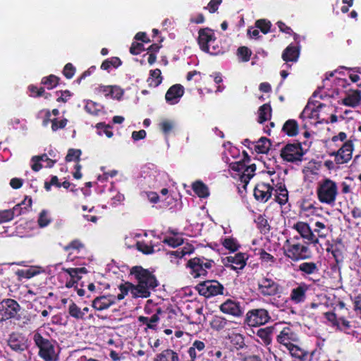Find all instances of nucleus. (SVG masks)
<instances>
[{"mask_svg":"<svg viewBox=\"0 0 361 361\" xmlns=\"http://www.w3.org/2000/svg\"><path fill=\"white\" fill-rule=\"evenodd\" d=\"M130 273L134 276L137 282L134 288L137 293V297L145 298L149 297L151 290H154L159 285L156 276L141 266L133 267Z\"/></svg>","mask_w":361,"mask_h":361,"instance_id":"1","label":"nucleus"},{"mask_svg":"<svg viewBox=\"0 0 361 361\" xmlns=\"http://www.w3.org/2000/svg\"><path fill=\"white\" fill-rule=\"evenodd\" d=\"M35 345L38 348V355L44 361H58L59 353L56 351V341L44 338L39 332L36 331L32 336Z\"/></svg>","mask_w":361,"mask_h":361,"instance_id":"2","label":"nucleus"},{"mask_svg":"<svg viewBox=\"0 0 361 361\" xmlns=\"http://www.w3.org/2000/svg\"><path fill=\"white\" fill-rule=\"evenodd\" d=\"M310 245V243L306 241L301 243L287 239L284 244L283 254L295 262L309 259L312 256V252L309 247Z\"/></svg>","mask_w":361,"mask_h":361,"instance_id":"3","label":"nucleus"},{"mask_svg":"<svg viewBox=\"0 0 361 361\" xmlns=\"http://www.w3.org/2000/svg\"><path fill=\"white\" fill-rule=\"evenodd\" d=\"M316 193L321 203L333 206L338 194L337 184L334 180L325 178L318 183Z\"/></svg>","mask_w":361,"mask_h":361,"instance_id":"4","label":"nucleus"},{"mask_svg":"<svg viewBox=\"0 0 361 361\" xmlns=\"http://www.w3.org/2000/svg\"><path fill=\"white\" fill-rule=\"evenodd\" d=\"M215 265V262L212 259L206 258L204 256H198L190 259L185 267L189 269V274L194 279L206 277L208 274V270H210Z\"/></svg>","mask_w":361,"mask_h":361,"instance_id":"5","label":"nucleus"},{"mask_svg":"<svg viewBox=\"0 0 361 361\" xmlns=\"http://www.w3.org/2000/svg\"><path fill=\"white\" fill-rule=\"evenodd\" d=\"M198 293L205 298L223 295L224 287L216 280H207L202 281L195 287Z\"/></svg>","mask_w":361,"mask_h":361,"instance_id":"6","label":"nucleus"},{"mask_svg":"<svg viewBox=\"0 0 361 361\" xmlns=\"http://www.w3.org/2000/svg\"><path fill=\"white\" fill-rule=\"evenodd\" d=\"M270 319L271 316L266 309L256 308L247 311L244 323L249 326H259L267 324Z\"/></svg>","mask_w":361,"mask_h":361,"instance_id":"7","label":"nucleus"},{"mask_svg":"<svg viewBox=\"0 0 361 361\" xmlns=\"http://www.w3.org/2000/svg\"><path fill=\"white\" fill-rule=\"evenodd\" d=\"M304 154L305 152L300 142L286 144L281 149L280 153L283 160L291 163L302 161Z\"/></svg>","mask_w":361,"mask_h":361,"instance_id":"8","label":"nucleus"},{"mask_svg":"<svg viewBox=\"0 0 361 361\" xmlns=\"http://www.w3.org/2000/svg\"><path fill=\"white\" fill-rule=\"evenodd\" d=\"M8 346L17 353H22L30 348V341L23 333L13 331L8 336L6 340Z\"/></svg>","mask_w":361,"mask_h":361,"instance_id":"9","label":"nucleus"},{"mask_svg":"<svg viewBox=\"0 0 361 361\" xmlns=\"http://www.w3.org/2000/svg\"><path fill=\"white\" fill-rule=\"evenodd\" d=\"M353 149V141L347 140L338 151L330 152L329 154L331 157H335V162L337 164H344L352 159Z\"/></svg>","mask_w":361,"mask_h":361,"instance_id":"10","label":"nucleus"},{"mask_svg":"<svg viewBox=\"0 0 361 361\" xmlns=\"http://www.w3.org/2000/svg\"><path fill=\"white\" fill-rule=\"evenodd\" d=\"M325 319L331 324V326L336 330L350 334L352 330L351 322L345 317H337L334 312H326L324 314Z\"/></svg>","mask_w":361,"mask_h":361,"instance_id":"11","label":"nucleus"},{"mask_svg":"<svg viewBox=\"0 0 361 361\" xmlns=\"http://www.w3.org/2000/svg\"><path fill=\"white\" fill-rule=\"evenodd\" d=\"M293 228L298 231L300 237L304 240H307V243L316 245L319 243L318 238L314 233L310 225L303 221H298L294 224Z\"/></svg>","mask_w":361,"mask_h":361,"instance_id":"12","label":"nucleus"},{"mask_svg":"<svg viewBox=\"0 0 361 361\" xmlns=\"http://www.w3.org/2000/svg\"><path fill=\"white\" fill-rule=\"evenodd\" d=\"M280 285L270 278L264 277L258 283V290L264 296H274L280 293Z\"/></svg>","mask_w":361,"mask_h":361,"instance_id":"13","label":"nucleus"},{"mask_svg":"<svg viewBox=\"0 0 361 361\" xmlns=\"http://www.w3.org/2000/svg\"><path fill=\"white\" fill-rule=\"evenodd\" d=\"M274 190V187L269 183L260 182L255 185L253 195L257 201L265 203L271 197Z\"/></svg>","mask_w":361,"mask_h":361,"instance_id":"14","label":"nucleus"},{"mask_svg":"<svg viewBox=\"0 0 361 361\" xmlns=\"http://www.w3.org/2000/svg\"><path fill=\"white\" fill-rule=\"evenodd\" d=\"M247 256L245 253L238 252L234 256H228L223 259L225 267L232 270L238 271L243 269L247 264Z\"/></svg>","mask_w":361,"mask_h":361,"instance_id":"15","label":"nucleus"},{"mask_svg":"<svg viewBox=\"0 0 361 361\" xmlns=\"http://www.w3.org/2000/svg\"><path fill=\"white\" fill-rule=\"evenodd\" d=\"M310 289V286L304 282L298 283L294 287L290 294V300L295 304L303 303L307 298V293Z\"/></svg>","mask_w":361,"mask_h":361,"instance_id":"16","label":"nucleus"},{"mask_svg":"<svg viewBox=\"0 0 361 361\" xmlns=\"http://www.w3.org/2000/svg\"><path fill=\"white\" fill-rule=\"evenodd\" d=\"M197 42L202 51L212 54L209 51V43L215 40V36L212 30L208 27L202 28L198 32Z\"/></svg>","mask_w":361,"mask_h":361,"instance_id":"17","label":"nucleus"},{"mask_svg":"<svg viewBox=\"0 0 361 361\" xmlns=\"http://www.w3.org/2000/svg\"><path fill=\"white\" fill-rule=\"evenodd\" d=\"M276 341L280 344L283 345L287 348L290 347V345H294L292 342H296L298 341V336L297 334L290 327H284L276 337Z\"/></svg>","mask_w":361,"mask_h":361,"instance_id":"18","label":"nucleus"},{"mask_svg":"<svg viewBox=\"0 0 361 361\" xmlns=\"http://www.w3.org/2000/svg\"><path fill=\"white\" fill-rule=\"evenodd\" d=\"M219 309L224 314H230L234 317H240L243 314L242 308L239 302L227 299L223 302Z\"/></svg>","mask_w":361,"mask_h":361,"instance_id":"19","label":"nucleus"},{"mask_svg":"<svg viewBox=\"0 0 361 361\" xmlns=\"http://www.w3.org/2000/svg\"><path fill=\"white\" fill-rule=\"evenodd\" d=\"M116 302V296L112 295L96 297L92 302V307L97 311L108 309Z\"/></svg>","mask_w":361,"mask_h":361,"instance_id":"20","label":"nucleus"},{"mask_svg":"<svg viewBox=\"0 0 361 361\" xmlns=\"http://www.w3.org/2000/svg\"><path fill=\"white\" fill-rule=\"evenodd\" d=\"M184 94V87L180 84H175L170 87L167 90L165 99L167 103L175 104L179 102V99Z\"/></svg>","mask_w":361,"mask_h":361,"instance_id":"21","label":"nucleus"},{"mask_svg":"<svg viewBox=\"0 0 361 361\" xmlns=\"http://www.w3.org/2000/svg\"><path fill=\"white\" fill-rule=\"evenodd\" d=\"M162 313V310L158 307L156 312L150 317L145 316H139L137 320L140 323L146 326L145 329H147L156 331L157 329V324L160 320L159 315Z\"/></svg>","mask_w":361,"mask_h":361,"instance_id":"22","label":"nucleus"},{"mask_svg":"<svg viewBox=\"0 0 361 361\" xmlns=\"http://www.w3.org/2000/svg\"><path fill=\"white\" fill-rule=\"evenodd\" d=\"M361 90L350 89L346 96L342 99V104L355 108L360 104Z\"/></svg>","mask_w":361,"mask_h":361,"instance_id":"23","label":"nucleus"},{"mask_svg":"<svg viewBox=\"0 0 361 361\" xmlns=\"http://www.w3.org/2000/svg\"><path fill=\"white\" fill-rule=\"evenodd\" d=\"M289 346L288 350L293 357L298 359L299 361L312 360L313 353H310L296 345H290Z\"/></svg>","mask_w":361,"mask_h":361,"instance_id":"24","label":"nucleus"},{"mask_svg":"<svg viewBox=\"0 0 361 361\" xmlns=\"http://www.w3.org/2000/svg\"><path fill=\"white\" fill-rule=\"evenodd\" d=\"M6 307L5 308L3 314V319L7 320L14 318L20 310V305L17 301L13 299H8L6 302Z\"/></svg>","mask_w":361,"mask_h":361,"instance_id":"25","label":"nucleus"},{"mask_svg":"<svg viewBox=\"0 0 361 361\" xmlns=\"http://www.w3.org/2000/svg\"><path fill=\"white\" fill-rule=\"evenodd\" d=\"M299 56L300 47L292 44L288 45L282 53V59L286 62H295L298 61Z\"/></svg>","mask_w":361,"mask_h":361,"instance_id":"26","label":"nucleus"},{"mask_svg":"<svg viewBox=\"0 0 361 361\" xmlns=\"http://www.w3.org/2000/svg\"><path fill=\"white\" fill-rule=\"evenodd\" d=\"M298 270L302 273L303 276H307L318 274L319 269L316 262H305L298 266Z\"/></svg>","mask_w":361,"mask_h":361,"instance_id":"27","label":"nucleus"},{"mask_svg":"<svg viewBox=\"0 0 361 361\" xmlns=\"http://www.w3.org/2000/svg\"><path fill=\"white\" fill-rule=\"evenodd\" d=\"M153 361H180L178 353L172 349H165L156 355Z\"/></svg>","mask_w":361,"mask_h":361,"instance_id":"28","label":"nucleus"},{"mask_svg":"<svg viewBox=\"0 0 361 361\" xmlns=\"http://www.w3.org/2000/svg\"><path fill=\"white\" fill-rule=\"evenodd\" d=\"M99 92H103L105 96H111L113 98L119 99L123 94V90L117 87L112 85H101L99 87Z\"/></svg>","mask_w":361,"mask_h":361,"instance_id":"29","label":"nucleus"},{"mask_svg":"<svg viewBox=\"0 0 361 361\" xmlns=\"http://www.w3.org/2000/svg\"><path fill=\"white\" fill-rule=\"evenodd\" d=\"M274 331V326H267L258 329L256 335L261 338L265 345H269L271 343Z\"/></svg>","mask_w":361,"mask_h":361,"instance_id":"30","label":"nucleus"},{"mask_svg":"<svg viewBox=\"0 0 361 361\" xmlns=\"http://www.w3.org/2000/svg\"><path fill=\"white\" fill-rule=\"evenodd\" d=\"M282 131L289 137H294L298 134L299 126L294 119L287 120L283 126Z\"/></svg>","mask_w":361,"mask_h":361,"instance_id":"31","label":"nucleus"},{"mask_svg":"<svg viewBox=\"0 0 361 361\" xmlns=\"http://www.w3.org/2000/svg\"><path fill=\"white\" fill-rule=\"evenodd\" d=\"M271 140L266 137H260L254 145V149L258 154H267L271 147Z\"/></svg>","mask_w":361,"mask_h":361,"instance_id":"32","label":"nucleus"},{"mask_svg":"<svg viewBox=\"0 0 361 361\" xmlns=\"http://www.w3.org/2000/svg\"><path fill=\"white\" fill-rule=\"evenodd\" d=\"M192 189L200 198H206L209 195L208 187L201 180L194 182L192 185Z\"/></svg>","mask_w":361,"mask_h":361,"instance_id":"33","label":"nucleus"},{"mask_svg":"<svg viewBox=\"0 0 361 361\" xmlns=\"http://www.w3.org/2000/svg\"><path fill=\"white\" fill-rule=\"evenodd\" d=\"M161 70L156 68L149 71V76L147 80L148 85L151 87H158L162 82Z\"/></svg>","mask_w":361,"mask_h":361,"instance_id":"34","label":"nucleus"},{"mask_svg":"<svg viewBox=\"0 0 361 361\" xmlns=\"http://www.w3.org/2000/svg\"><path fill=\"white\" fill-rule=\"evenodd\" d=\"M255 171L256 165L255 164L246 165L245 170L240 176V180L244 184V188H246L250 179L254 176Z\"/></svg>","mask_w":361,"mask_h":361,"instance_id":"35","label":"nucleus"},{"mask_svg":"<svg viewBox=\"0 0 361 361\" xmlns=\"http://www.w3.org/2000/svg\"><path fill=\"white\" fill-rule=\"evenodd\" d=\"M258 119L259 123H264L265 121L270 120L271 117V107L269 103L262 105L258 110Z\"/></svg>","mask_w":361,"mask_h":361,"instance_id":"36","label":"nucleus"},{"mask_svg":"<svg viewBox=\"0 0 361 361\" xmlns=\"http://www.w3.org/2000/svg\"><path fill=\"white\" fill-rule=\"evenodd\" d=\"M60 80L59 77L51 74L42 78L41 85L44 86L43 87H44V89L52 90L59 84Z\"/></svg>","mask_w":361,"mask_h":361,"instance_id":"37","label":"nucleus"},{"mask_svg":"<svg viewBox=\"0 0 361 361\" xmlns=\"http://www.w3.org/2000/svg\"><path fill=\"white\" fill-rule=\"evenodd\" d=\"M122 65V61L120 58L117 56L111 57L109 59H105L100 68L102 70L109 71V69L113 67L114 68H117Z\"/></svg>","mask_w":361,"mask_h":361,"instance_id":"38","label":"nucleus"},{"mask_svg":"<svg viewBox=\"0 0 361 361\" xmlns=\"http://www.w3.org/2000/svg\"><path fill=\"white\" fill-rule=\"evenodd\" d=\"M255 255L259 256V258L262 263L269 264L270 265L275 263L276 260V259L272 255L268 253L263 248L256 249Z\"/></svg>","mask_w":361,"mask_h":361,"instance_id":"39","label":"nucleus"},{"mask_svg":"<svg viewBox=\"0 0 361 361\" xmlns=\"http://www.w3.org/2000/svg\"><path fill=\"white\" fill-rule=\"evenodd\" d=\"M228 321L223 317L215 315L210 322V326L216 331H221L226 328Z\"/></svg>","mask_w":361,"mask_h":361,"instance_id":"40","label":"nucleus"},{"mask_svg":"<svg viewBox=\"0 0 361 361\" xmlns=\"http://www.w3.org/2000/svg\"><path fill=\"white\" fill-rule=\"evenodd\" d=\"M276 192L275 201L281 206L284 205L288 200V192L285 185L279 186Z\"/></svg>","mask_w":361,"mask_h":361,"instance_id":"41","label":"nucleus"},{"mask_svg":"<svg viewBox=\"0 0 361 361\" xmlns=\"http://www.w3.org/2000/svg\"><path fill=\"white\" fill-rule=\"evenodd\" d=\"M27 207H23L20 204H16L12 209L10 210L11 213H13V217L18 216L25 214H27L31 210L32 205V200H29V204H27Z\"/></svg>","mask_w":361,"mask_h":361,"instance_id":"42","label":"nucleus"},{"mask_svg":"<svg viewBox=\"0 0 361 361\" xmlns=\"http://www.w3.org/2000/svg\"><path fill=\"white\" fill-rule=\"evenodd\" d=\"M63 271L68 274L71 278L74 279L78 281L81 279V276L80 274H86L87 272L86 268L81 267V268H68V269H63Z\"/></svg>","mask_w":361,"mask_h":361,"instance_id":"43","label":"nucleus"},{"mask_svg":"<svg viewBox=\"0 0 361 361\" xmlns=\"http://www.w3.org/2000/svg\"><path fill=\"white\" fill-rule=\"evenodd\" d=\"M223 246L231 252L237 251L240 245L238 241L233 238H226L222 242Z\"/></svg>","mask_w":361,"mask_h":361,"instance_id":"44","label":"nucleus"},{"mask_svg":"<svg viewBox=\"0 0 361 361\" xmlns=\"http://www.w3.org/2000/svg\"><path fill=\"white\" fill-rule=\"evenodd\" d=\"M255 27L260 30V31L263 34L266 35L270 32V29H271V27L272 25H271V23L269 20L262 18V19L257 20L255 23Z\"/></svg>","mask_w":361,"mask_h":361,"instance_id":"45","label":"nucleus"},{"mask_svg":"<svg viewBox=\"0 0 361 361\" xmlns=\"http://www.w3.org/2000/svg\"><path fill=\"white\" fill-rule=\"evenodd\" d=\"M68 313L71 317L76 319H84V312H82L81 309L74 302L69 305Z\"/></svg>","mask_w":361,"mask_h":361,"instance_id":"46","label":"nucleus"},{"mask_svg":"<svg viewBox=\"0 0 361 361\" xmlns=\"http://www.w3.org/2000/svg\"><path fill=\"white\" fill-rule=\"evenodd\" d=\"M159 128L162 133L166 137L174 128V122L170 120H163L159 123Z\"/></svg>","mask_w":361,"mask_h":361,"instance_id":"47","label":"nucleus"},{"mask_svg":"<svg viewBox=\"0 0 361 361\" xmlns=\"http://www.w3.org/2000/svg\"><path fill=\"white\" fill-rule=\"evenodd\" d=\"M118 288L121 291V293L123 294L124 295H126L128 292H130L133 297L137 298V293L134 290L135 284H133L132 283L126 282L125 283H121L119 285Z\"/></svg>","mask_w":361,"mask_h":361,"instance_id":"48","label":"nucleus"},{"mask_svg":"<svg viewBox=\"0 0 361 361\" xmlns=\"http://www.w3.org/2000/svg\"><path fill=\"white\" fill-rule=\"evenodd\" d=\"M136 249L145 255H151L154 253L153 245H149L144 241H137L135 244Z\"/></svg>","mask_w":361,"mask_h":361,"instance_id":"49","label":"nucleus"},{"mask_svg":"<svg viewBox=\"0 0 361 361\" xmlns=\"http://www.w3.org/2000/svg\"><path fill=\"white\" fill-rule=\"evenodd\" d=\"M51 221V218L49 216V213L47 210L43 209L40 212L37 219L38 226L40 228L47 226Z\"/></svg>","mask_w":361,"mask_h":361,"instance_id":"50","label":"nucleus"},{"mask_svg":"<svg viewBox=\"0 0 361 361\" xmlns=\"http://www.w3.org/2000/svg\"><path fill=\"white\" fill-rule=\"evenodd\" d=\"M231 343L235 346L237 350L243 348L245 345V340L243 335L240 334H234L231 337Z\"/></svg>","mask_w":361,"mask_h":361,"instance_id":"51","label":"nucleus"},{"mask_svg":"<svg viewBox=\"0 0 361 361\" xmlns=\"http://www.w3.org/2000/svg\"><path fill=\"white\" fill-rule=\"evenodd\" d=\"M82 152L80 149H69L68 153L66 156L65 160L67 162H71L73 161L79 162L80 157L81 156Z\"/></svg>","mask_w":361,"mask_h":361,"instance_id":"52","label":"nucleus"},{"mask_svg":"<svg viewBox=\"0 0 361 361\" xmlns=\"http://www.w3.org/2000/svg\"><path fill=\"white\" fill-rule=\"evenodd\" d=\"M255 222L261 233H266L270 231V226L269 225L267 220L263 216H258Z\"/></svg>","mask_w":361,"mask_h":361,"instance_id":"53","label":"nucleus"},{"mask_svg":"<svg viewBox=\"0 0 361 361\" xmlns=\"http://www.w3.org/2000/svg\"><path fill=\"white\" fill-rule=\"evenodd\" d=\"M315 226L316 228L314 229L313 232L314 233H317L316 236L318 238V239L319 238H325L328 235V232L326 230V225L321 221H317L315 223Z\"/></svg>","mask_w":361,"mask_h":361,"instance_id":"54","label":"nucleus"},{"mask_svg":"<svg viewBox=\"0 0 361 361\" xmlns=\"http://www.w3.org/2000/svg\"><path fill=\"white\" fill-rule=\"evenodd\" d=\"M55 93L58 96L57 102L66 103L73 96V93L68 90L56 91Z\"/></svg>","mask_w":361,"mask_h":361,"instance_id":"55","label":"nucleus"},{"mask_svg":"<svg viewBox=\"0 0 361 361\" xmlns=\"http://www.w3.org/2000/svg\"><path fill=\"white\" fill-rule=\"evenodd\" d=\"M95 127L98 130H102L107 137L111 138L113 137L114 133L111 131L112 126L111 125L101 122L97 123Z\"/></svg>","mask_w":361,"mask_h":361,"instance_id":"56","label":"nucleus"},{"mask_svg":"<svg viewBox=\"0 0 361 361\" xmlns=\"http://www.w3.org/2000/svg\"><path fill=\"white\" fill-rule=\"evenodd\" d=\"M68 119L63 118V119L59 121L57 118H54L51 120V130L54 132L57 131L59 129H63L66 126L68 123Z\"/></svg>","mask_w":361,"mask_h":361,"instance_id":"57","label":"nucleus"},{"mask_svg":"<svg viewBox=\"0 0 361 361\" xmlns=\"http://www.w3.org/2000/svg\"><path fill=\"white\" fill-rule=\"evenodd\" d=\"M353 305V310L361 319V293L355 295L353 298L351 297Z\"/></svg>","mask_w":361,"mask_h":361,"instance_id":"58","label":"nucleus"},{"mask_svg":"<svg viewBox=\"0 0 361 361\" xmlns=\"http://www.w3.org/2000/svg\"><path fill=\"white\" fill-rule=\"evenodd\" d=\"M29 92H30V96L32 97H42L44 93V87H38L34 85H30L27 87Z\"/></svg>","mask_w":361,"mask_h":361,"instance_id":"59","label":"nucleus"},{"mask_svg":"<svg viewBox=\"0 0 361 361\" xmlns=\"http://www.w3.org/2000/svg\"><path fill=\"white\" fill-rule=\"evenodd\" d=\"M163 243L172 247H176L183 243V239L178 237H166L163 240Z\"/></svg>","mask_w":361,"mask_h":361,"instance_id":"60","label":"nucleus"},{"mask_svg":"<svg viewBox=\"0 0 361 361\" xmlns=\"http://www.w3.org/2000/svg\"><path fill=\"white\" fill-rule=\"evenodd\" d=\"M84 247V244L78 239L72 240L70 243L63 247V250L66 252L73 250L80 251Z\"/></svg>","mask_w":361,"mask_h":361,"instance_id":"61","label":"nucleus"},{"mask_svg":"<svg viewBox=\"0 0 361 361\" xmlns=\"http://www.w3.org/2000/svg\"><path fill=\"white\" fill-rule=\"evenodd\" d=\"M252 51L247 47H240L238 49V55L242 59L243 61H250Z\"/></svg>","mask_w":361,"mask_h":361,"instance_id":"62","label":"nucleus"},{"mask_svg":"<svg viewBox=\"0 0 361 361\" xmlns=\"http://www.w3.org/2000/svg\"><path fill=\"white\" fill-rule=\"evenodd\" d=\"M143 51H145V47L142 42H133L130 47V53L133 55H138Z\"/></svg>","mask_w":361,"mask_h":361,"instance_id":"63","label":"nucleus"},{"mask_svg":"<svg viewBox=\"0 0 361 361\" xmlns=\"http://www.w3.org/2000/svg\"><path fill=\"white\" fill-rule=\"evenodd\" d=\"M75 73V68L71 63H68L65 65L63 74L67 79H71Z\"/></svg>","mask_w":361,"mask_h":361,"instance_id":"64","label":"nucleus"}]
</instances>
